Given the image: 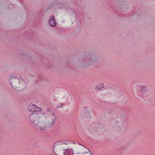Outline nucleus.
<instances>
[{
    "label": "nucleus",
    "instance_id": "1",
    "mask_svg": "<svg viewBox=\"0 0 155 155\" xmlns=\"http://www.w3.org/2000/svg\"><path fill=\"white\" fill-rule=\"evenodd\" d=\"M41 117L40 114L34 113L31 114L28 117V120L31 123L34 124L36 127L42 131L45 130L47 126L41 121Z\"/></svg>",
    "mask_w": 155,
    "mask_h": 155
},
{
    "label": "nucleus",
    "instance_id": "6",
    "mask_svg": "<svg viewBox=\"0 0 155 155\" xmlns=\"http://www.w3.org/2000/svg\"><path fill=\"white\" fill-rule=\"evenodd\" d=\"M51 114L52 115V117L51 118H50L49 119V125L51 126H53L54 125L55 122L56 118L54 115V114L53 113H51Z\"/></svg>",
    "mask_w": 155,
    "mask_h": 155
},
{
    "label": "nucleus",
    "instance_id": "8",
    "mask_svg": "<svg viewBox=\"0 0 155 155\" xmlns=\"http://www.w3.org/2000/svg\"><path fill=\"white\" fill-rule=\"evenodd\" d=\"M64 155H73L74 153L73 151V150L68 149L67 148L66 149V152H64Z\"/></svg>",
    "mask_w": 155,
    "mask_h": 155
},
{
    "label": "nucleus",
    "instance_id": "11",
    "mask_svg": "<svg viewBox=\"0 0 155 155\" xmlns=\"http://www.w3.org/2000/svg\"><path fill=\"white\" fill-rule=\"evenodd\" d=\"M73 144H75V143H74V142H73Z\"/></svg>",
    "mask_w": 155,
    "mask_h": 155
},
{
    "label": "nucleus",
    "instance_id": "12",
    "mask_svg": "<svg viewBox=\"0 0 155 155\" xmlns=\"http://www.w3.org/2000/svg\"><path fill=\"white\" fill-rule=\"evenodd\" d=\"M42 117H43L44 116V115H42Z\"/></svg>",
    "mask_w": 155,
    "mask_h": 155
},
{
    "label": "nucleus",
    "instance_id": "9",
    "mask_svg": "<svg viewBox=\"0 0 155 155\" xmlns=\"http://www.w3.org/2000/svg\"><path fill=\"white\" fill-rule=\"evenodd\" d=\"M104 88V84H100L95 87V89L97 91H99L101 89Z\"/></svg>",
    "mask_w": 155,
    "mask_h": 155
},
{
    "label": "nucleus",
    "instance_id": "5",
    "mask_svg": "<svg viewBox=\"0 0 155 155\" xmlns=\"http://www.w3.org/2000/svg\"><path fill=\"white\" fill-rule=\"evenodd\" d=\"M49 23L51 27H53L56 26V21L54 19V17L52 15L51 16L49 19Z\"/></svg>",
    "mask_w": 155,
    "mask_h": 155
},
{
    "label": "nucleus",
    "instance_id": "4",
    "mask_svg": "<svg viewBox=\"0 0 155 155\" xmlns=\"http://www.w3.org/2000/svg\"><path fill=\"white\" fill-rule=\"evenodd\" d=\"M28 110L31 112L41 111V108L37 106L35 104H31L29 105L28 107Z\"/></svg>",
    "mask_w": 155,
    "mask_h": 155
},
{
    "label": "nucleus",
    "instance_id": "10",
    "mask_svg": "<svg viewBox=\"0 0 155 155\" xmlns=\"http://www.w3.org/2000/svg\"><path fill=\"white\" fill-rule=\"evenodd\" d=\"M147 91V89L145 86H143L141 87L140 91L142 93H144Z\"/></svg>",
    "mask_w": 155,
    "mask_h": 155
},
{
    "label": "nucleus",
    "instance_id": "2",
    "mask_svg": "<svg viewBox=\"0 0 155 155\" xmlns=\"http://www.w3.org/2000/svg\"><path fill=\"white\" fill-rule=\"evenodd\" d=\"M69 144L68 141H62L56 143L53 147L54 153L56 155H58L61 150L67 149L66 145Z\"/></svg>",
    "mask_w": 155,
    "mask_h": 155
},
{
    "label": "nucleus",
    "instance_id": "7",
    "mask_svg": "<svg viewBox=\"0 0 155 155\" xmlns=\"http://www.w3.org/2000/svg\"><path fill=\"white\" fill-rule=\"evenodd\" d=\"M79 144L82 146L84 147L85 149H87V151H86L85 150H83L81 152V153L82 154H87V155H93L92 153L91 152V151L89 149H87L85 146L80 143H79Z\"/></svg>",
    "mask_w": 155,
    "mask_h": 155
},
{
    "label": "nucleus",
    "instance_id": "3",
    "mask_svg": "<svg viewBox=\"0 0 155 155\" xmlns=\"http://www.w3.org/2000/svg\"><path fill=\"white\" fill-rule=\"evenodd\" d=\"M10 83L12 87L15 89L18 87L19 85L18 79L16 78L12 77L11 78Z\"/></svg>",
    "mask_w": 155,
    "mask_h": 155
}]
</instances>
